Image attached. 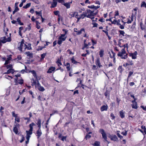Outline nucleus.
<instances>
[{"mask_svg":"<svg viewBox=\"0 0 146 146\" xmlns=\"http://www.w3.org/2000/svg\"><path fill=\"white\" fill-rule=\"evenodd\" d=\"M63 5L65 6L67 9H69L70 8V5L68 3H64L63 4Z\"/></svg>","mask_w":146,"mask_h":146,"instance_id":"c85d7f7f","label":"nucleus"},{"mask_svg":"<svg viewBox=\"0 0 146 146\" xmlns=\"http://www.w3.org/2000/svg\"><path fill=\"white\" fill-rule=\"evenodd\" d=\"M31 3H30L27 4L23 6V8L25 9H26L29 7L31 5Z\"/></svg>","mask_w":146,"mask_h":146,"instance_id":"72a5a7b5","label":"nucleus"},{"mask_svg":"<svg viewBox=\"0 0 146 146\" xmlns=\"http://www.w3.org/2000/svg\"><path fill=\"white\" fill-rule=\"evenodd\" d=\"M82 32H84V33H85V29L84 28H81L80 31H76V34L77 35H80L82 33Z\"/></svg>","mask_w":146,"mask_h":146,"instance_id":"a211bd4d","label":"nucleus"},{"mask_svg":"<svg viewBox=\"0 0 146 146\" xmlns=\"http://www.w3.org/2000/svg\"><path fill=\"white\" fill-rule=\"evenodd\" d=\"M31 80L32 83V86H33L35 85V88H36L37 84V80H36V78L35 79L33 78H32Z\"/></svg>","mask_w":146,"mask_h":146,"instance_id":"f8f14e48","label":"nucleus"},{"mask_svg":"<svg viewBox=\"0 0 146 146\" xmlns=\"http://www.w3.org/2000/svg\"><path fill=\"white\" fill-rule=\"evenodd\" d=\"M37 122L36 123V124L37 125H41V121L40 119H38L37 120Z\"/></svg>","mask_w":146,"mask_h":146,"instance_id":"5fc2aeb1","label":"nucleus"},{"mask_svg":"<svg viewBox=\"0 0 146 146\" xmlns=\"http://www.w3.org/2000/svg\"><path fill=\"white\" fill-rule=\"evenodd\" d=\"M76 12H72L71 13H70L69 14V15L70 16H71V17H75L76 15V14L77 13Z\"/></svg>","mask_w":146,"mask_h":146,"instance_id":"c9c22d12","label":"nucleus"},{"mask_svg":"<svg viewBox=\"0 0 146 146\" xmlns=\"http://www.w3.org/2000/svg\"><path fill=\"white\" fill-rule=\"evenodd\" d=\"M119 15V11L118 10L116 11H115V17H114V18L115 19V16H117L118 15Z\"/></svg>","mask_w":146,"mask_h":146,"instance_id":"bf43d9fd","label":"nucleus"},{"mask_svg":"<svg viewBox=\"0 0 146 146\" xmlns=\"http://www.w3.org/2000/svg\"><path fill=\"white\" fill-rule=\"evenodd\" d=\"M3 39L1 41V42L3 43H5L7 42V38L6 36H5L3 37Z\"/></svg>","mask_w":146,"mask_h":146,"instance_id":"c03bdc74","label":"nucleus"},{"mask_svg":"<svg viewBox=\"0 0 146 146\" xmlns=\"http://www.w3.org/2000/svg\"><path fill=\"white\" fill-rule=\"evenodd\" d=\"M57 5V1H52V2L51 4V6L50 7L51 8H54L56 7Z\"/></svg>","mask_w":146,"mask_h":146,"instance_id":"412c9836","label":"nucleus"},{"mask_svg":"<svg viewBox=\"0 0 146 146\" xmlns=\"http://www.w3.org/2000/svg\"><path fill=\"white\" fill-rule=\"evenodd\" d=\"M24 40L23 39H22L20 45L18 47V49L21 51L22 52V49L23 48V45L24 44Z\"/></svg>","mask_w":146,"mask_h":146,"instance_id":"9d476101","label":"nucleus"},{"mask_svg":"<svg viewBox=\"0 0 146 146\" xmlns=\"http://www.w3.org/2000/svg\"><path fill=\"white\" fill-rule=\"evenodd\" d=\"M123 47H124L123 48L121 49V52H119L117 54L118 56L120 57L121 59H126L128 57V54L126 53V51L125 49L126 48L127 49L128 48V43H126L125 44L123 45Z\"/></svg>","mask_w":146,"mask_h":146,"instance_id":"f257e3e1","label":"nucleus"},{"mask_svg":"<svg viewBox=\"0 0 146 146\" xmlns=\"http://www.w3.org/2000/svg\"><path fill=\"white\" fill-rule=\"evenodd\" d=\"M31 72L33 74V76L36 78V80H38L36 73L35 71L34 70H31Z\"/></svg>","mask_w":146,"mask_h":146,"instance_id":"4be33fe9","label":"nucleus"},{"mask_svg":"<svg viewBox=\"0 0 146 146\" xmlns=\"http://www.w3.org/2000/svg\"><path fill=\"white\" fill-rule=\"evenodd\" d=\"M25 72L26 73H30L31 72V70H30L28 69L27 68V66H25Z\"/></svg>","mask_w":146,"mask_h":146,"instance_id":"3c124183","label":"nucleus"},{"mask_svg":"<svg viewBox=\"0 0 146 146\" xmlns=\"http://www.w3.org/2000/svg\"><path fill=\"white\" fill-rule=\"evenodd\" d=\"M30 1L33 2L34 3L38 4H39V2L38 0H29Z\"/></svg>","mask_w":146,"mask_h":146,"instance_id":"0e129e2a","label":"nucleus"},{"mask_svg":"<svg viewBox=\"0 0 146 146\" xmlns=\"http://www.w3.org/2000/svg\"><path fill=\"white\" fill-rule=\"evenodd\" d=\"M91 41L92 43V45L93 46H94V44H96L97 43V41L96 40H94L93 39H92Z\"/></svg>","mask_w":146,"mask_h":146,"instance_id":"4d7b16f0","label":"nucleus"},{"mask_svg":"<svg viewBox=\"0 0 146 146\" xmlns=\"http://www.w3.org/2000/svg\"><path fill=\"white\" fill-rule=\"evenodd\" d=\"M87 15V18H90V17L94 16L96 15L98 13V10H97L95 12L94 10L92 11L90 9H87L86 11Z\"/></svg>","mask_w":146,"mask_h":146,"instance_id":"f03ea898","label":"nucleus"},{"mask_svg":"<svg viewBox=\"0 0 146 146\" xmlns=\"http://www.w3.org/2000/svg\"><path fill=\"white\" fill-rule=\"evenodd\" d=\"M21 18L19 17L17 19V21L18 22L19 24L20 25H24L23 23H22L20 20Z\"/></svg>","mask_w":146,"mask_h":146,"instance_id":"473e14b6","label":"nucleus"},{"mask_svg":"<svg viewBox=\"0 0 146 146\" xmlns=\"http://www.w3.org/2000/svg\"><path fill=\"white\" fill-rule=\"evenodd\" d=\"M56 68L55 67L52 66L51 67L49 68V69L47 71V73L48 74H50L52 72L55 70Z\"/></svg>","mask_w":146,"mask_h":146,"instance_id":"ddd939ff","label":"nucleus"},{"mask_svg":"<svg viewBox=\"0 0 146 146\" xmlns=\"http://www.w3.org/2000/svg\"><path fill=\"white\" fill-rule=\"evenodd\" d=\"M104 54V51L103 49H101L99 51V55L100 57H102Z\"/></svg>","mask_w":146,"mask_h":146,"instance_id":"b1692460","label":"nucleus"},{"mask_svg":"<svg viewBox=\"0 0 146 146\" xmlns=\"http://www.w3.org/2000/svg\"><path fill=\"white\" fill-rule=\"evenodd\" d=\"M56 63L58 65V66L62 65V63L61 62V60L58 58L56 62Z\"/></svg>","mask_w":146,"mask_h":146,"instance_id":"2f4dec72","label":"nucleus"},{"mask_svg":"<svg viewBox=\"0 0 146 146\" xmlns=\"http://www.w3.org/2000/svg\"><path fill=\"white\" fill-rule=\"evenodd\" d=\"M121 40L123 42H124V40H123V39H119V41H118V46L121 48L123 47L122 46L123 45V44H121Z\"/></svg>","mask_w":146,"mask_h":146,"instance_id":"393cba45","label":"nucleus"},{"mask_svg":"<svg viewBox=\"0 0 146 146\" xmlns=\"http://www.w3.org/2000/svg\"><path fill=\"white\" fill-rule=\"evenodd\" d=\"M36 88H37L38 90L41 92H43L45 90L44 88L41 86L38 80H37Z\"/></svg>","mask_w":146,"mask_h":146,"instance_id":"423d86ee","label":"nucleus"},{"mask_svg":"<svg viewBox=\"0 0 146 146\" xmlns=\"http://www.w3.org/2000/svg\"><path fill=\"white\" fill-rule=\"evenodd\" d=\"M129 56L131 57L132 59H135L137 58V52L136 51H135L134 53H129Z\"/></svg>","mask_w":146,"mask_h":146,"instance_id":"39448f33","label":"nucleus"},{"mask_svg":"<svg viewBox=\"0 0 146 146\" xmlns=\"http://www.w3.org/2000/svg\"><path fill=\"white\" fill-rule=\"evenodd\" d=\"M15 72L14 69L13 68H10L6 72H5L3 73V74H9L11 73L12 74H13Z\"/></svg>","mask_w":146,"mask_h":146,"instance_id":"9b49d317","label":"nucleus"},{"mask_svg":"<svg viewBox=\"0 0 146 146\" xmlns=\"http://www.w3.org/2000/svg\"><path fill=\"white\" fill-rule=\"evenodd\" d=\"M96 64L100 68L102 66V65L101 64L99 58H98L97 59L96 61Z\"/></svg>","mask_w":146,"mask_h":146,"instance_id":"6ab92c4d","label":"nucleus"},{"mask_svg":"<svg viewBox=\"0 0 146 146\" xmlns=\"http://www.w3.org/2000/svg\"><path fill=\"white\" fill-rule=\"evenodd\" d=\"M136 99H134V100L132 101V102L133 103V104H132L131 106L133 108L137 110L138 108V107L137 102L136 101Z\"/></svg>","mask_w":146,"mask_h":146,"instance_id":"1a4fd4ad","label":"nucleus"},{"mask_svg":"<svg viewBox=\"0 0 146 146\" xmlns=\"http://www.w3.org/2000/svg\"><path fill=\"white\" fill-rule=\"evenodd\" d=\"M91 136L90 135H88L87 133L86 134L84 139H85L86 140H87L88 139H89L91 137Z\"/></svg>","mask_w":146,"mask_h":146,"instance_id":"49530a36","label":"nucleus"},{"mask_svg":"<svg viewBox=\"0 0 146 146\" xmlns=\"http://www.w3.org/2000/svg\"><path fill=\"white\" fill-rule=\"evenodd\" d=\"M10 56L7 58V59L5 60V62L4 63V65H6L10 63V61L12 59V58L11 57L12 55H10Z\"/></svg>","mask_w":146,"mask_h":146,"instance_id":"dca6fc26","label":"nucleus"},{"mask_svg":"<svg viewBox=\"0 0 146 146\" xmlns=\"http://www.w3.org/2000/svg\"><path fill=\"white\" fill-rule=\"evenodd\" d=\"M111 52L112 54V55H110V57L111 58H115V53L113 51H112Z\"/></svg>","mask_w":146,"mask_h":146,"instance_id":"6e6d98bb","label":"nucleus"},{"mask_svg":"<svg viewBox=\"0 0 146 146\" xmlns=\"http://www.w3.org/2000/svg\"><path fill=\"white\" fill-rule=\"evenodd\" d=\"M127 62L123 64V66L124 67H126L127 66H132L134 64L133 61L132 60H127Z\"/></svg>","mask_w":146,"mask_h":146,"instance_id":"0eeeda50","label":"nucleus"},{"mask_svg":"<svg viewBox=\"0 0 146 146\" xmlns=\"http://www.w3.org/2000/svg\"><path fill=\"white\" fill-rule=\"evenodd\" d=\"M108 106L106 104V105H103L100 108V110L101 111H107L108 110Z\"/></svg>","mask_w":146,"mask_h":146,"instance_id":"4468645a","label":"nucleus"},{"mask_svg":"<svg viewBox=\"0 0 146 146\" xmlns=\"http://www.w3.org/2000/svg\"><path fill=\"white\" fill-rule=\"evenodd\" d=\"M141 128L142 129H143L144 133H145V134L146 135V127L145 126L142 125L141 126Z\"/></svg>","mask_w":146,"mask_h":146,"instance_id":"37998d69","label":"nucleus"},{"mask_svg":"<svg viewBox=\"0 0 146 146\" xmlns=\"http://www.w3.org/2000/svg\"><path fill=\"white\" fill-rule=\"evenodd\" d=\"M118 70H119L120 73H121L123 71V68L122 66H119L118 68Z\"/></svg>","mask_w":146,"mask_h":146,"instance_id":"58836bf2","label":"nucleus"},{"mask_svg":"<svg viewBox=\"0 0 146 146\" xmlns=\"http://www.w3.org/2000/svg\"><path fill=\"white\" fill-rule=\"evenodd\" d=\"M19 125V124L17 123L16 125L13 128V131L16 134H17L18 133V129L17 126H18Z\"/></svg>","mask_w":146,"mask_h":146,"instance_id":"aec40b11","label":"nucleus"},{"mask_svg":"<svg viewBox=\"0 0 146 146\" xmlns=\"http://www.w3.org/2000/svg\"><path fill=\"white\" fill-rule=\"evenodd\" d=\"M110 117L111 118V119L112 120H113L115 119V117L114 116V114L111 113L110 114Z\"/></svg>","mask_w":146,"mask_h":146,"instance_id":"864d4df0","label":"nucleus"},{"mask_svg":"<svg viewBox=\"0 0 146 146\" xmlns=\"http://www.w3.org/2000/svg\"><path fill=\"white\" fill-rule=\"evenodd\" d=\"M11 41V38L10 37H9L7 38V42H10Z\"/></svg>","mask_w":146,"mask_h":146,"instance_id":"774afa93","label":"nucleus"},{"mask_svg":"<svg viewBox=\"0 0 146 146\" xmlns=\"http://www.w3.org/2000/svg\"><path fill=\"white\" fill-rule=\"evenodd\" d=\"M54 13L55 15H58V17H60L59 11H54Z\"/></svg>","mask_w":146,"mask_h":146,"instance_id":"e433bc0d","label":"nucleus"},{"mask_svg":"<svg viewBox=\"0 0 146 146\" xmlns=\"http://www.w3.org/2000/svg\"><path fill=\"white\" fill-rule=\"evenodd\" d=\"M36 27L37 29H39L40 28V26L39 25L40 23L38 21H36Z\"/></svg>","mask_w":146,"mask_h":146,"instance_id":"bb28decb","label":"nucleus"},{"mask_svg":"<svg viewBox=\"0 0 146 146\" xmlns=\"http://www.w3.org/2000/svg\"><path fill=\"white\" fill-rule=\"evenodd\" d=\"M141 7H144L146 9V3L144 1H142L141 4Z\"/></svg>","mask_w":146,"mask_h":146,"instance_id":"7c9ffc66","label":"nucleus"},{"mask_svg":"<svg viewBox=\"0 0 146 146\" xmlns=\"http://www.w3.org/2000/svg\"><path fill=\"white\" fill-rule=\"evenodd\" d=\"M140 108H142L144 111H146V106H143L141 105L140 106Z\"/></svg>","mask_w":146,"mask_h":146,"instance_id":"680f3d73","label":"nucleus"},{"mask_svg":"<svg viewBox=\"0 0 146 146\" xmlns=\"http://www.w3.org/2000/svg\"><path fill=\"white\" fill-rule=\"evenodd\" d=\"M100 143L99 141H96L92 145L94 146H100Z\"/></svg>","mask_w":146,"mask_h":146,"instance_id":"cd10ccee","label":"nucleus"},{"mask_svg":"<svg viewBox=\"0 0 146 146\" xmlns=\"http://www.w3.org/2000/svg\"><path fill=\"white\" fill-rule=\"evenodd\" d=\"M119 33L120 35H121L123 36H125L124 34L125 33L123 31L119 30Z\"/></svg>","mask_w":146,"mask_h":146,"instance_id":"a18cd8bd","label":"nucleus"},{"mask_svg":"<svg viewBox=\"0 0 146 146\" xmlns=\"http://www.w3.org/2000/svg\"><path fill=\"white\" fill-rule=\"evenodd\" d=\"M24 50H25L26 49L28 50H30L31 49V44H28V45L26 44H24Z\"/></svg>","mask_w":146,"mask_h":146,"instance_id":"2eb2a0df","label":"nucleus"},{"mask_svg":"<svg viewBox=\"0 0 146 146\" xmlns=\"http://www.w3.org/2000/svg\"><path fill=\"white\" fill-rule=\"evenodd\" d=\"M35 125V124L32 122L29 125L30 129L29 131H26V132L27 133V135H31L32 134V131H33V126Z\"/></svg>","mask_w":146,"mask_h":146,"instance_id":"20e7f679","label":"nucleus"},{"mask_svg":"<svg viewBox=\"0 0 146 146\" xmlns=\"http://www.w3.org/2000/svg\"><path fill=\"white\" fill-rule=\"evenodd\" d=\"M71 61L72 62V63H73L74 64H76L78 63H79V62H77L75 60L74 58L73 57L71 59Z\"/></svg>","mask_w":146,"mask_h":146,"instance_id":"a19ab883","label":"nucleus"},{"mask_svg":"<svg viewBox=\"0 0 146 146\" xmlns=\"http://www.w3.org/2000/svg\"><path fill=\"white\" fill-rule=\"evenodd\" d=\"M127 134V131H125V132H122L121 134L123 135L124 136H126Z\"/></svg>","mask_w":146,"mask_h":146,"instance_id":"69168bd1","label":"nucleus"},{"mask_svg":"<svg viewBox=\"0 0 146 146\" xmlns=\"http://www.w3.org/2000/svg\"><path fill=\"white\" fill-rule=\"evenodd\" d=\"M89 48V46H88L87 44L84 43V45L83 46L82 49L83 50H84L85 48Z\"/></svg>","mask_w":146,"mask_h":146,"instance_id":"f704fd0d","label":"nucleus"},{"mask_svg":"<svg viewBox=\"0 0 146 146\" xmlns=\"http://www.w3.org/2000/svg\"><path fill=\"white\" fill-rule=\"evenodd\" d=\"M46 54V53H44L43 54H42L41 55V58L40 60H43L44 58H45Z\"/></svg>","mask_w":146,"mask_h":146,"instance_id":"4c0bfd02","label":"nucleus"},{"mask_svg":"<svg viewBox=\"0 0 146 146\" xmlns=\"http://www.w3.org/2000/svg\"><path fill=\"white\" fill-rule=\"evenodd\" d=\"M31 24L30 23L28 25L26 29V30L29 31L31 30Z\"/></svg>","mask_w":146,"mask_h":146,"instance_id":"de8ad7c7","label":"nucleus"},{"mask_svg":"<svg viewBox=\"0 0 146 146\" xmlns=\"http://www.w3.org/2000/svg\"><path fill=\"white\" fill-rule=\"evenodd\" d=\"M136 26V21H134L133 23V24L131 26V28L132 29H134L135 27V26Z\"/></svg>","mask_w":146,"mask_h":146,"instance_id":"052dcab7","label":"nucleus"},{"mask_svg":"<svg viewBox=\"0 0 146 146\" xmlns=\"http://www.w3.org/2000/svg\"><path fill=\"white\" fill-rule=\"evenodd\" d=\"M99 132L102 134V138L104 139V141L107 142L108 144L110 143V142L107 140V138L106 134L104 129H100L99 130Z\"/></svg>","mask_w":146,"mask_h":146,"instance_id":"7ed1b4c3","label":"nucleus"},{"mask_svg":"<svg viewBox=\"0 0 146 146\" xmlns=\"http://www.w3.org/2000/svg\"><path fill=\"white\" fill-rule=\"evenodd\" d=\"M66 38V36L64 37H61L59 36L58 37V39L59 40H61L62 41H65V40Z\"/></svg>","mask_w":146,"mask_h":146,"instance_id":"603ef678","label":"nucleus"},{"mask_svg":"<svg viewBox=\"0 0 146 146\" xmlns=\"http://www.w3.org/2000/svg\"><path fill=\"white\" fill-rule=\"evenodd\" d=\"M18 83L20 84H22L24 83V80L23 79H21L18 80Z\"/></svg>","mask_w":146,"mask_h":146,"instance_id":"09e8293b","label":"nucleus"},{"mask_svg":"<svg viewBox=\"0 0 146 146\" xmlns=\"http://www.w3.org/2000/svg\"><path fill=\"white\" fill-rule=\"evenodd\" d=\"M119 116L122 118H123L125 117L124 112H123V110H121L119 112Z\"/></svg>","mask_w":146,"mask_h":146,"instance_id":"a878e982","label":"nucleus"},{"mask_svg":"<svg viewBox=\"0 0 146 146\" xmlns=\"http://www.w3.org/2000/svg\"><path fill=\"white\" fill-rule=\"evenodd\" d=\"M25 54H27V56H29L31 58H32L33 57V54L30 53L29 51L26 52Z\"/></svg>","mask_w":146,"mask_h":146,"instance_id":"c756f323","label":"nucleus"},{"mask_svg":"<svg viewBox=\"0 0 146 146\" xmlns=\"http://www.w3.org/2000/svg\"><path fill=\"white\" fill-rule=\"evenodd\" d=\"M15 121H17V122L19 123L20 121V119L19 117H17L15 118Z\"/></svg>","mask_w":146,"mask_h":146,"instance_id":"e2e57ef3","label":"nucleus"},{"mask_svg":"<svg viewBox=\"0 0 146 146\" xmlns=\"http://www.w3.org/2000/svg\"><path fill=\"white\" fill-rule=\"evenodd\" d=\"M45 48V46H39L38 48L37 49V50L38 51L41 50L43 48Z\"/></svg>","mask_w":146,"mask_h":146,"instance_id":"8fccbe9b","label":"nucleus"},{"mask_svg":"<svg viewBox=\"0 0 146 146\" xmlns=\"http://www.w3.org/2000/svg\"><path fill=\"white\" fill-rule=\"evenodd\" d=\"M5 67L7 69H9L10 68H13V65L11 64L6 65Z\"/></svg>","mask_w":146,"mask_h":146,"instance_id":"79ce46f5","label":"nucleus"},{"mask_svg":"<svg viewBox=\"0 0 146 146\" xmlns=\"http://www.w3.org/2000/svg\"><path fill=\"white\" fill-rule=\"evenodd\" d=\"M36 136H38V138L41 135L42 133L41 130H38L36 132Z\"/></svg>","mask_w":146,"mask_h":146,"instance_id":"5701e85b","label":"nucleus"},{"mask_svg":"<svg viewBox=\"0 0 146 146\" xmlns=\"http://www.w3.org/2000/svg\"><path fill=\"white\" fill-rule=\"evenodd\" d=\"M111 140L114 141H116L118 140V138L117 136L115 135H110L108 136Z\"/></svg>","mask_w":146,"mask_h":146,"instance_id":"6e6552de","label":"nucleus"},{"mask_svg":"<svg viewBox=\"0 0 146 146\" xmlns=\"http://www.w3.org/2000/svg\"><path fill=\"white\" fill-rule=\"evenodd\" d=\"M35 13L36 15H38V16H40V17H41L42 16V13L40 12H39L37 11H36Z\"/></svg>","mask_w":146,"mask_h":146,"instance_id":"13d9d810","label":"nucleus"},{"mask_svg":"<svg viewBox=\"0 0 146 146\" xmlns=\"http://www.w3.org/2000/svg\"><path fill=\"white\" fill-rule=\"evenodd\" d=\"M92 24L93 25V27H97L98 25V24L95 23H93Z\"/></svg>","mask_w":146,"mask_h":146,"instance_id":"338daca9","label":"nucleus"},{"mask_svg":"<svg viewBox=\"0 0 146 146\" xmlns=\"http://www.w3.org/2000/svg\"><path fill=\"white\" fill-rule=\"evenodd\" d=\"M79 17L81 19H83L85 17H87V14L86 13V11L83 12L81 14Z\"/></svg>","mask_w":146,"mask_h":146,"instance_id":"f3484780","label":"nucleus"},{"mask_svg":"<svg viewBox=\"0 0 146 146\" xmlns=\"http://www.w3.org/2000/svg\"><path fill=\"white\" fill-rule=\"evenodd\" d=\"M133 71H130L129 72V74H128V77H127V81L128 80V79L129 78L130 76L133 74Z\"/></svg>","mask_w":146,"mask_h":146,"instance_id":"ea45409f","label":"nucleus"}]
</instances>
